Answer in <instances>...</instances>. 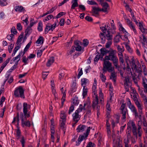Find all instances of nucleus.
Masks as SVG:
<instances>
[{
	"label": "nucleus",
	"instance_id": "1",
	"mask_svg": "<svg viewBox=\"0 0 147 147\" xmlns=\"http://www.w3.org/2000/svg\"><path fill=\"white\" fill-rule=\"evenodd\" d=\"M127 129L129 128L131 129L133 135L135 137H132L131 138V142L132 144H135L136 142L137 138L138 137L141 138L142 134L139 136V134L137 133L136 127L134 122L133 121H129L127 124Z\"/></svg>",
	"mask_w": 147,
	"mask_h": 147
},
{
	"label": "nucleus",
	"instance_id": "2",
	"mask_svg": "<svg viewBox=\"0 0 147 147\" xmlns=\"http://www.w3.org/2000/svg\"><path fill=\"white\" fill-rule=\"evenodd\" d=\"M116 50H112L109 53V55H106L104 59L107 61H112L115 67L117 68L118 63V59L116 55Z\"/></svg>",
	"mask_w": 147,
	"mask_h": 147
},
{
	"label": "nucleus",
	"instance_id": "3",
	"mask_svg": "<svg viewBox=\"0 0 147 147\" xmlns=\"http://www.w3.org/2000/svg\"><path fill=\"white\" fill-rule=\"evenodd\" d=\"M100 29L102 31L105 33V38L107 40H112L113 39L112 32H110L109 30L110 27L109 26L108 24L107 26L105 24H103L100 25Z\"/></svg>",
	"mask_w": 147,
	"mask_h": 147
},
{
	"label": "nucleus",
	"instance_id": "4",
	"mask_svg": "<svg viewBox=\"0 0 147 147\" xmlns=\"http://www.w3.org/2000/svg\"><path fill=\"white\" fill-rule=\"evenodd\" d=\"M23 112H21L19 115V117L21 119L22 122L23 121L26 117H30L29 112L28 111L30 109V106L26 102L23 103Z\"/></svg>",
	"mask_w": 147,
	"mask_h": 147
},
{
	"label": "nucleus",
	"instance_id": "5",
	"mask_svg": "<svg viewBox=\"0 0 147 147\" xmlns=\"http://www.w3.org/2000/svg\"><path fill=\"white\" fill-rule=\"evenodd\" d=\"M114 67L113 66L112 63L109 61L104 59L103 64V73H105L107 71L109 72H111L112 71H114Z\"/></svg>",
	"mask_w": 147,
	"mask_h": 147
},
{
	"label": "nucleus",
	"instance_id": "6",
	"mask_svg": "<svg viewBox=\"0 0 147 147\" xmlns=\"http://www.w3.org/2000/svg\"><path fill=\"white\" fill-rule=\"evenodd\" d=\"M83 109L82 105L81 104L80 105L79 108L72 114L73 121H76V123H77L80 120L81 116L79 115V113L82 111Z\"/></svg>",
	"mask_w": 147,
	"mask_h": 147
},
{
	"label": "nucleus",
	"instance_id": "7",
	"mask_svg": "<svg viewBox=\"0 0 147 147\" xmlns=\"http://www.w3.org/2000/svg\"><path fill=\"white\" fill-rule=\"evenodd\" d=\"M14 94L16 97H20L22 98H25L24 90L21 86L16 88L14 91Z\"/></svg>",
	"mask_w": 147,
	"mask_h": 147
},
{
	"label": "nucleus",
	"instance_id": "8",
	"mask_svg": "<svg viewBox=\"0 0 147 147\" xmlns=\"http://www.w3.org/2000/svg\"><path fill=\"white\" fill-rule=\"evenodd\" d=\"M90 130V127H88L86 130V133H84L83 135H80L79 136L77 141L76 142V146H78L79 145L81 142L83 140H85L87 139V138L89 134Z\"/></svg>",
	"mask_w": 147,
	"mask_h": 147
},
{
	"label": "nucleus",
	"instance_id": "9",
	"mask_svg": "<svg viewBox=\"0 0 147 147\" xmlns=\"http://www.w3.org/2000/svg\"><path fill=\"white\" fill-rule=\"evenodd\" d=\"M120 109L121 111V113L122 114V117L121 119L122 120H125L126 118V115L127 112V110L126 108L125 104L123 103L121 106Z\"/></svg>",
	"mask_w": 147,
	"mask_h": 147
},
{
	"label": "nucleus",
	"instance_id": "10",
	"mask_svg": "<svg viewBox=\"0 0 147 147\" xmlns=\"http://www.w3.org/2000/svg\"><path fill=\"white\" fill-rule=\"evenodd\" d=\"M128 107L130 109L131 112L134 114L135 118L139 117L138 113L137 112V110L134 105H132L129 107Z\"/></svg>",
	"mask_w": 147,
	"mask_h": 147
},
{
	"label": "nucleus",
	"instance_id": "11",
	"mask_svg": "<svg viewBox=\"0 0 147 147\" xmlns=\"http://www.w3.org/2000/svg\"><path fill=\"white\" fill-rule=\"evenodd\" d=\"M99 105L98 99H93L92 107L93 109L95 110L98 107H99V109H100V106Z\"/></svg>",
	"mask_w": 147,
	"mask_h": 147
},
{
	"label": "nucleus",
	"instance_id": "12",
	"mask_svg": "<svg viewBox=\"0 0 147 147\" xmlns=\"http://www.w3.org/2000/svg\"><path fill=\"white\" fill-rule=\"evenodd\" d=\"M135 104L138 108L139 113L142 114V109H143L142 104L139 102H136Z\"/></svg>",
	"mask_w": 147,
	"mask_h": 147
},
{
	"label": "nucleus",
	"instance_id": "13",
	"mask_svg": "<svg viewBox=\"0 0 147 147\" xmlns=\"http://www.w3.org/2000/svg\"><path fill=\"white\" fill-rule=\"evenodd\" d=\"M92 8L93 15L96 17L98 16V12L101 11L102 10L99 8V7H92Z\"/></svg>",
	"mask_w": 147,
	"mask_h": 147
},
{
	"label": "nucleus",
	"instance_id": "14",
	"mask_svg": "<svg viewBox=\"0 0 147 147\" xmlns=\"http://www.w3.org/2000/svg\"><path fill=\"white\" fill-rule=\"evenodd\" d=\"M142 123V122L141 121H139L138 122L137 125L138 127V134L139 136H140L141 134H142V130L141 127Z\"/></svg>",
	"mask_w": 147,
	"mask_h": 147
},
{
	"label": "nucleus",
	"instance_id": "15",
	"mask_svg": "<svg viewBox=\"0 0 147 147\" xmlns=\"http://www.w3.org/2000/svg\"><path fill=\"white\" fill-rule=\"evenodd\" d=\"M44 39L42 36H40L38 38L36 42V45L37 46H40L43 44Z\"/></svg>",
	"mask_w": 147,
	"mask_h": 147
},
{
	"label": "nucleus",
	"instance_id": "16",
	"mask_svg": "<svg viewBox=\"0 0 147 147\" xmlns=\"http://www.w3.org/2000/svg\"><path fill=\"white\" fill-rule=\"evenodd\" d=\"M86 128V126L84 125H80L77 127L76 130L78 132L83 131Z\"/></svg>",
	"mask_w": 147,
	"mask_h": 147
},
{
	"label": "nucleus",
	"instance_id": "17",
	"mask_svg": "<svg viewBox=\"0 0 147 147\" xmlns=\"http://www.w3.org/2000/svg\"><path fill=\"white\" fill-rule=\"evenodd\" d=\"M61 92L63 94V96L61 98L62 100V105L63 104L65 100V96H66V94L65 93V90H64L63 89V87H62L61 89Z\"/></svg>",
	"mask_w": 147,
	"mask_h": 147
},
{
	"label": "nucleus",
	"instance_id": "18",
	"mask_svg": "<svg viewBox=\"0 0 147 147\" xmlns=\"http://www.w3.org/2000/svg\"><path fill=\"white\" fill-rule=\"evenodd\" d=\"M138 25L139 26V28L142 32L144 34L147 33V29L143 26L141 23L139 22Z\"/></svg>",
	"mask_w": 147,
	"mask_h": 147
},
{
	"label": "nucleus",
	"instance_id": "19",
	"mask_svg": "<svg viewBox=\"0 0 147 147\" xmlns=\"http://www.w3.org/2000/svg\"><path fill=\"white\" fill-rule=\"evenodd\" d=\"M53 28L51 25H47L45 29V33L47 34L49 31H53Z\"/></svg>",
	"mask_w": 147,
	"mask_h": 147
},
{
	"label": "nucleus",
	"instance_id": "20",
	"mask_svg": "<svg viewBox=\"0 0 147 147\" xmlns=\"http://www.w3.org/2000/svg\"><path fill=\"white\" fill-rule=\"evenodd\" d=\"M100 3L103 8L101 9L102 10L105 12L106 11L108 7H109L108 4L106 2H104Z\"/></svg>",
	"mask_w": 147,
	"mask_h": 147
},
{
	"label": "nucleus",
	"instance_id": "21",
	"mask_svg": "<svg viewBox=\"0 0 147 147\" xmlns=\"http://www.w3.org/2000/svg\"><path fill=\"white\" fill-rule=\"evenodd\" d=\"M117 49L118 51V55L123 54V53L124 51L123 46L120 47L119 45H117Z\"/></svg>",
	"mask_w": 147,
	"mask_h": 147
},
{
	"label": "nucleus",
	"instance_id": "22",
	"mask_svg": "<svg viewBox=\"0 0 147 147\" xmlns=\"http://www.w3.org/2000/svg\"><path fill=\"white\" fill-rule=\"evenodd\" d=\"M14 9L16 12H21L23 11L24 9V7L21 6H16L14 8Z\"/></svg>",
	"mask_w": 147,
	"mask_h": 147
},
{
	"label": "nucleus",
	"instance_id": "23",
	"mask_svg": "<svg viewBox=\"0 0 147 147\" xmlns=\"http://www.w3.org/2000/svg\"><path fill=\"white\" fill-rule=\"evenodd\" d=\"M89 81L88 79L83 78L81 79V84L82 86H86L89 83Z\"/></svg>",
	"mask_w": 147,
	"mask_h": 147
},
{
	"label": "nucleus",
	"instance_id": "24",
	"mask_svg": "<svg viewBox=\"0 0 147 147\" xmlns=\"http://www.w3.org/2000/svg\"><path fill=\"white\" fill-rule=\"evenodd\" d=\"M140 40L141 41L142 45H144L145 42L147 43L146 38L144 34H142V36H140Z\"/></svg>",
	"mask_w": 147,
	"mask_h": 147
},
{
	"label": "nucleus",
	"instance_id": "25",
	"mask_svg": "<svg viewBox=\"0 0 147 147\" xmlns=\"http://www.w3.org/2000/svg\"><path fill=\"white\" fill-rule=\"evenodd\" d=\"M100 55L102 57H103L109 52V51L107 50L105 48L101 49L100 50Z\"/></svg>",
	"mask_w": 147,
	"mask_h": 147
},
{
	"label": "nucleus",
	"instance_id": "26",
	"mask_svg": "<svg viewBox=\"0 0 147 147\" xmlns=\"http://www.w3.org/2000/svg\"><path fill=\"white\" fill-rule=\"evenodd\" d=\"M111 75L110 76V79H112L114 82V83L116 82V73L114 71H112L111 72Z\"/></svg>",
	"mask_w": 147,
	"mask_h": 147
},
{
	"label": "nucleus",
	"instance_id": "27",
	"mask_svg": "<svg viewBox=\"0 0 147 147\" xmlns=\"http://www.w3.org/2000/svg\"><path fill=\"white\" fill-rule=\"evenodd\" d=\"M66 116L65 113L63 111H61L60 115V120H63V121H66Z\"/></svg>",
	"mask_w": 147,
	"mask_h": 147
},
{
	"label": "nucleus",
	"instance_id": "28",
	"mask_svg": "<svg viewBox=\"0 0 147 147\" xmlns=\"http://www.w3.org/2000/svg\"><path fill=\"white\" fill-rule=\"evenodd\" d=\"M17 121V127H18L19 125V123L20 122V119H19V114L18 113H17V115L16 117L13 118V120L12 122V123H15V121Z\"/></svg>",
	"mask_w": 147,
	"mask_h": 147
},
{
	"label": "nucleus",
	"instance_id": "29",
	"mask_svg": "<svg viewBox=\"0 0 147 147\" xmlns=\"http://www.w3.org/2000/svg\"><path fill=\"white\" fill-rule=\"evenodd\" d=\"M54 58L53 57H51L48 60L47 63V65L48 67H50L51 65L54 62Z\"/></svg>",
	"mask_w": 147,
	"mask_h": 147
},
{
	"label": "nucleus",
	"instance_id": "30",
	"mask_svg": "<svg viewBox=\"0 0 147 147\" xmlns=\"http://www.w3.org/2000/svg\"><path fill=\"white\" fill-rule=\"evenodd\" d=\"M142 84L144 88H147V79L144 77L142 78Z\"/></svg>",
	"mask_w": 147,
	"mask_h": 147
},
{
	"label": "nucleus",
	"instance_id": "31",
	"mask_svg": "<svg viewBox=\"0 0 147 147\" xmlns=\"http://www.w3.org/2000/svg\"><path fill=\"white\" fill-rule=\"evenodd\" d=\"M78 0H73L72 2V4L71 7L72 9H74L76 7L78 6V4L77 2Z\"/></svg>",
	"mask_w": 147,
	"mask_h": 147
},
{
	"label": "nucleus",
	"instance_id": "32",
	"mask_svg": "<svg viewBox=\"0 0 147 147\" xmlns=\"http://www.w3.org/2000/svg\"><path fill=\"white\" fill-rule=\"evenodd\" d=\"M131 98L134 100L135 103L139 102L138 100V94L137 93L134 94L133 95H131Z\"/></svg>",
	"mask_w": 147,
	"mask_h": 147
},
{
	"label": "nucleus",
	"instance_id": "33",
	"mask_svg": "<svg viewBox=\"0 0 147 147\" xmlns=\"http://www.w3.org/2000/svg\"><path fill=\"white\" fill-rule=\"evenodd\" d=\"M20 56L21 55L20 53H19V54L16 57L13 58L11 61H13V62H15V63H17V62L18 64V62L20 59Z\"/></svg>",
	"mask_w": 147,
	"mask_h": 147
},
{
	"label": "nucleus",
	"instance_id": "34",
	"mask_svg": "<svg viewBox=\"0 0 147 147\" xmlns=\"http://www.w3.org/2000/svg\"><path fill=\"white\" fill-rule=\"evenodd\" d=\"M21 136V131L18 127H17V129L16 131V138L17 140H18Z\"/></svg>",
	"mask_w": 147,
	"mask_h": 147
},
{
	"label": "nucleus",
	"instance_id": "35",
	"mask_svg": "<svg viewBox=\"0 0 147 147\" xmlns=\"http://www.w3.org/2000/svg\"><path fill=\"white\" fill-rule=\"evenodd\" d=\"M22 125L23 127L25 126L28 127H30V122L29 121H24V120L22 122Z\"/></svg>",
	"mask_w": 147,
	"mask_h": 147
},
{
	"label": "nucleus",
	"instance_id": "36",
	"mask_svg": "<svg viewBox=\"0 0 147 147\" xmlns=\"http://www.w3.org/2000/svg\"><path fill=\"white\" fill-rule=\"evenodd\" d=\"M99 98L101 102L103 101V94L102 92L101 89L100 88L99 89Z\"/></svg>",
	"mask_w": 147,
	"mask_h": 147
},
{
	"label": "nucleus",
	"instance_id": "37",
	"mask_svg": "<svg viewBox=\"0 0 147 147\" xmlns=\"http://www.w3.org/2000/svg\"><path fill=\"white\" fill-rule=\"evenodd\" d=\"M23 34L21 33L18 38V39L16 42V43L18 45L20 44V43L22 41V40L23 37Z\"/></svg>",
	"mask_w": 147,
	"mask_h": 147
},
{
	"label": "nucleus",
	"instance_id": "38",
	"mask_svg": "<svg viewBox=\"0 0 147 147\" xmlns=\"http://www.w3.org/2000/svg\"><path fill=\"white\" fill-rule=\"evenodd\" d=\"M88 91V89L87 87L85 86H84L83 88V92L82 93V95L83 97L87 95Z\"/></svg>",
	"mask_w": 147,
	"mask_h": 147
},
{
	"label": "nucleus",
	"instance_id": "39",
	"mask_svg": "<svg viewBox=\"0 0 147 147\" xmlns=\"http://www.w3.org/2000/svg\"><path fill=\"white\" fill-rule=\"evenodd\" d=\"M124 143L125 147H130V145L129 144V141L128 139H125L124 140Z\"/></svg>",
	"mask_w": 147,
	"mask_h": 147
},
{
	"label": "nucleus",
	"instance_id": "40",
	"mask_svg": "<svg viewBox=\"0 0 147 147\" xmlns=\"http://www.w3.org/2000/svg\"><path fill=\"white\" fill-rule=\"evenodd\" d=\"M32 29L31 28L28 26L26 30H25V33L26 35L28 34H30L32 32Z\"/></svg>",
	"mask_w": 147,
	"mask_h": 147
},
{
	"label": "nucleus",
	"instance_id": "41",
	"mask_svg": "<svg viewBox=\"0 0 147 147\" xmlns=\"http://www.w3.org/2000/svg\"><path fill=\"white\" fill-rule=\"evenodd\" d=\"M129 28L130 29L133 31L134 35H136L138 34L136 29L134 25L130 27Z\"/></svg>",
	"mask_w": 147,
	"mask_h": 147
},
{
	"label": "nucleus",
	"instance_id": "42",
	"mask_svg": "<svg viewBox=\"0 0 147 147\" xmlns=\"http://www.w3.org/2000/svg\"><path fill=\"white\" fill-rule=\"evenodd\" d=\"M37 29L39 32H41L42 30V22H38Z\"/></svg>",
	"mask_w": 147,
	"mask_h": 147
},
{
	"label": "nucleus",
	"instance_id": "43",
	"mask_svg": "<svg viewBox=\"0 0 147 147\" xmlns=\"http://www.w3.org/2000/svg\"><path fill=\"white\" fill-rule=\"evenodd\" d=\"M7 4V0H0V5L1 6H4Z\"/></svg>",
	"mask_w": 147,
	"mask_h": 147
},
{
	"label": "nucleus",
	"instance_id": "44",
	"mask_svg": "<svg viewBox=\"0 0 147 147\" xmlns=\"http://www.w3.org/2000/svg\"><path fill=\"white\" fill-rule=\"evenodd\" d=\"M66 121L60 120V126L61 128L63 129L65 128V125Z\"/></svg>",
	"mask_w": 147,
	"mask_h": 147
},
{
	"label": "nucleus",
	"instance_id": "45",
	"mask_svg": "<svg viewBox=\"0 0 147 147\" xmlns=\"http://www.w3.org/2000/svg\"><path fill=\"white\" fill-rule=\"evenodd\" d=\"M53 16L51 15H48L46 16L43 20V21L45 22L46 21L49 20L53 18Z\"/></svg>",
	"mask_w": 147,
	"mask_h": 147
},
{
	"label": "nucleus",
	"instance_id": "46",
	"mask_svg": "<svg viewBox=\"0 0 147 147\" xmlns=\"http://www.w3.org/2000/svg\"><path fill=\"white\" fill-rule=\"evenodd\" d=\"M120 38V36L119 35H116L114 39V42L116 43L119 42Z\"/></svg>",
	"mask_w": 147,
	"mask_h": 147
},
{
	"label": "nucleus",
	"instance_id": "47",
	"mask_svg": "<svg viewBox=\"0 0 147 147\" xmlns=\"http://www.w3.org/2000/svg\"><path fill=\"white\" fill-rule=\"evenodd\" d=\"M118 56L119 57L120 62L121 63L123 64L124 62L123 54L119 55H118Z\"/></svg>",
	"mask_w": 147,
	"mask_h": 147
},
{
	"label": "nucleus",
	"instance_id": "48",
	"mask_svg": "<svg viewBox=\"0 0 147 147\" xmlns=\"http://www.w3.org/2000/svg\"><path fill=\"white\" fill-rule=\"evenodd\" d=\"M31 42H30L29 43H28V44L26 45L24 50V54L25 53L26 51H27L28 50V49H29L31 45Z\"/></svg>",
	"mask_w": 147,
	"mask_h": 147
},
{
	"label": "nucleus",
	"instance_id": "49",
	"mask_svg": "<svg viewBox=\"0 0 147 147\" xmlns=\"http://www.w3.org/2000/svg\"><path fill=\"white\" fill-rule=\"evenodd\" d=\"M28 57L26 58L25 56L23 57L22 58V62L24 63L25 65L27 64L28 63Z\"/></svg>",
	"mask_w": 147,
	"mask_h": 147
},
{
	"label": "nucleus",
	"instance_id": "50",
	"mask_svg": "<svg viewBox=\"0 0 147 147\" xmlns=\"http://www.w3.org/2000/svg\"><path fill=\"white\" fill-rule=\"evenodd\" d=\"M124 84H128L129 83V81L128 77L126 76L124 77Z\"/></svg>",
	"mask_w": 147,
	"mask_h": 147
},
{
	"label": "nucleus",
	"instance_id": "51",
	"mask_svg": "<svg viewBox=\"0 0 147 147\" xmlns=\"http://www.w3.org/2000/svg\"><path fill=\"white\" fill-rule=\"evenodd\" d=\"M93 99H98V95L97 94L96 91H92Z\"/></svg>",
	"mask_w": 147,
	"mask_h": 147
},
{
	"label": "nucleus",
	"instance_id": "52",
	"mask_svg": "<svg viewBox=\"0 0 147 147\" xmlns=\"http://www.w3.org/2000/svg\"><path fill=\"white\" fill-rule=\"evenodd\" d=\"M100 57V55L98 54L96 55L94 60V63H96L99 60Z\"/></svg>",
	"mask_w": 147,
	"mask_h": 147
},
{
	"label": "nucleus",
	"instance_id": "53",
	"mask_svg": "<svg viewBox=\"0 0 147 147\" xmlns=\"http://www.w3.org/2000/svg\"><path fill=\"white\" fill-rule=\"evenodd\" d=\"M125 20L126 21L127 25L129 26V27L134 25L132 22L129 19H126Z\"/></svg>",
	"mask_w": 147,
	"mask_h": 147
},
{
	"label": "nucleus",
	"instance_id": "54",
	"mask_svg": "<svg viewBox=\"0 0 147 147\" xmlns=\"http://www.w3.org/2000/svg\"><path fill=\"white\" fill-rule=\"evenodd\" d=\"M115 120L116 121V123H119V120L120 118V117L118 115H114Z\"/></svg>",
	"mask_w": 147,
	"mask_h": 147
},
{
	"label": "nucleus",
	"instance_id": "55",
	"mask_svg": "<svg viewBox=\"0 0 147 147\" xmlns=\"http://www.w3.org/2000/svg\"><path fill=\"white\" fill-rule=\"evenodd\" d=\"M87 3L90 5H98L97 3L96 2L88 0L87 1Z\"/></svg>",
	"mask_w": 147,
	"mask_h": 147
},
{
	"label": "nucleus",
	"instance_id": "56",
	"mask_svg": "<svg viewBox=\"0 0 147 147\" xmlns=\"http://www.w3.org/2000/svg\"><path fill=\"white\" fill-rule=\"evenodd\" d=\"M55 126H50L51 135H54L55 133Z\"/></svg>",
	"mask_w": 147,
	"mask_h": 147
},
{
	"label": "nucleus",
	"instance_id": "57",
	"mask_svg": "<svg viewBox=\"0 0 147 147\" xmlns=\"http://www.w3.org/2000/svg\"><path fill=\"white\" fill-rule=\"evenodd\" d=\"M111 28L112 30V33L114 34L116 33L115 30L116 29V27L115 25L113 24L112 22L111 23Z\"/></svg>",
	"mask_w": 147,
	"mask_h": 147
},
{
	"label": "nucleus",
	"instance_id": "58",
	"mask_svg": "<svg viewBox=\"0 0 147 147\" xmlns=\"http://www.w3.org/2000/svg\"><path fill=\"white\" fill-rule=\"evenodd\" d=\"M48 74V72H43L42 73V78L44 80L46 79L47 76Z\"/></svg>",
	"mask_w": 147,
	"mask_h": 147
},
{
	"label": "nucleus",
	"instance_id": "59",
	"mask_svg": "<svg viewBox=\"0 0 147 147\" xmlns=\"http://www.w3.org/2000/svg\"><path fill=\"white\" fill-rule=\"evenodd\" d=\"M11 33L14 34H16L17 32L14 26H13L11 29Z\"/></svg>",
	"mask_w": 147,
	"mask_h": 147
},
{
	"label": "nucleus",
	"instance_id": "60",
	"mask_svg": "<svg viewBox=\"0 0 147 147\" xmlns=\"http://www.w3.org/2000/svg\"><path fill=\"white\" fill-rule=\"evenodd\" d=\"M108 41L107 42L105 45V47L106 48H109L112 44V40H108Z\"/></svg>",
	"mask_w": 147,
	"mask_h": 147
},
{
	"label": "nucleus",
	"instance_id": "61",
	"mask_svg": "<svg viewBox=\"0 0 147 147\" xmlns=\"http://www.w3.org/2000/svg\"><path fill=\"white\" fill-rule=\"evenodd\" d=\"M126 71L128 74H131L132 75L131 69L130 68L129 65H127Z\"/></svg>",
	"mask_w": 147,
	"mask_h": 147
},
{
	"label": "nucleus",
	"instance_id": "62",
	"mask_svg": "<svg viewBox=\"0 0 147 147\" xmlns=\"http://www.w3.org/2000/svg\"><path fill=\"white\" fill-rule=\"evenodd\" d=\"M103 74H100V78L102 82H105L106 78L105 76Z\"/></svg>",
	"mask_w": 147,
	"mask_h": 147
},
{
	"label": "nucleus",
	"instance_id": "63",
	"mask_svg": "<svg viewBox=\"0 0 147 147\" xmlns=\"http://www.w3.org/2000/svg\"><path fill=\"white\" fill-rule=\"evenodd\" d=\"M100 36L101 40L103 41H105L106 38L105 36V33H101L100 34Z\"/></svg>",
	"mask_w": 147,
	"mask_h": 147
},
{
	"label": "nucleus",
	"instance_id": "64",
	"mask_svg": "<svg viewBox=\"0 0 147 147\" xmlns=\"http://www.w3.org/2000/svg\"><path fill=\"white\" fill-rule=\"evenodd\" d=\"M95 145L92 142H90L87 145L86 147H95Z\"/></svg>",
	"mask_w": 147,
	"mask_h": 147
}]
</instances>
